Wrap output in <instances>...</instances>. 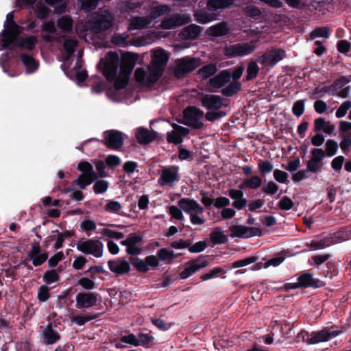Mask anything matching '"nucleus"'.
I'll use <instances>...</instances> for the list:
<instances>
[{
	"label": "nucleus",
	"instance_id": "1",
	"mask_svg": "<svg viewBox=\"0 0 351 351\" xmlns=\"http://www.w3.org/2000/svg\"><path fill=\"white\" fill-rule=\"evenodd\" d=\"M138 56L132 53L122 54L120 62V70L118 73L119 56L109 51L98 64L108 81L114 83V87L106 92L107 97L114 101H121L126 99L125 88L127 86L130 74L132 73Z\"/></svg>",
	"mask_w": 351,
	"mask_h": 351
},
{
	"label": "nucleus",
	"instance_id": "2",
	"mask_svg": "<svg viewBox=\"0 0 351 351\" xmlns=\"http://www.w3.org/2000/svg\"><path fill=\"white\" fill-rule=\"evenodd\" d=\"M178 206L189 215L192 224L202 225L204 223V208L195 200L189 198H182L178 202Z\"/></svg>",
	"mask_w": 351,
	"mask_h": 351
},
{
	"label": "nucleus",
	"instance_id": "3",
	"mask_svg": "<svg viewBox=\"0 0 351 351\" xmlns=\"http://www.w3.org/2000/svg\"><path fill=\"white\" fill-rule=\"evenodd\" d=\"M14 13L9 12L6 16L4 29L0 33V51L11 45L20 34V27L14 22Z\"/></svg>",
	"mask_w": 351,
	"mask_h": 351
},
{
	"label": "nucleus",
	"instance_id": "4",
	"mask_svg": "<svg viewBox=\"0 0 351 351\" xmlns=\"http://www.w3.org/2000/svg\"><path fill=\"white\" fill-rule=\"evenodd\" d=\"M77 169L82 171L78 178L73 182L80 189H84L97 178V174L94 171L93 166L88 162H81L77 165Z\"/></svg>",
	"mask_w": 351,
	"mask_h": 351
},
{
	"label": "nucleus",
	"instance_id": "5",
	"mask_svg": "<svg viewBox=\"0 0 351 351\" xmlns=\"http://www.w3.org/2000/svg\"><path fill=\"white\" fill-rule=\"evenodd\" d=\"M161 75L157 69L149 65L146 67L137 68L134 72V78L140 85L149 86L155 83Z\"/></svg>",
	"mask_w": 351,
	"mask_h": 351
},
{
	"label": "nucleus",
	"instance_id": "6",
	"mask_svg": "<svg viewBox=\"0 0 351 351\" xmlns=\"http://www.w3.org/2000/svg\"><path fill=\"white\" fill-rule=\"evenodd\" d=\"M258 43V40H254L250 43H238L227 45L225 54L230 58L246 56L255 51Z\"/></svg>",
	"mask_w": 351,
	"mask_h": 351
},
{
	"label": "nucleus",
	"instance_id": "7",
	"mask_svg": "<svg viewBox=\"0 0 351 351\" xmlns=\"http://www.w3.org/2000/svg\"><path fill=\"white\" fill-rule=\"evenodd\" d=\"M201 60L199 58L185 56L174 61L173 69L177 77L191 72L200 65Z\"/></svg>",
	"mask_w": 351,
	"mask_h": 351
},
{
	"label": "nucleus",
	"instance_id": "8",
	"mask_svg": "<svg viewBox=\"0 0 351 351\" xmlns=\"http://www.w3.org/2000/svg\"><path fill=\"white\" fill-rule=\"evenodd\" d=\"M76 247L81 252L97 258L101 257L103 255L104 245L97 239H82L77 242Z\"/></svg>",
	"mask_w": 351,
	"mask_h": 351
},
{
	"label": "nucleus",
	"instance_id": "9",
	"mask_svg": "<svg viewBox=\"0 0 351 351\" xmlns=\"http://www.w3.org/2000/svg\"><path fill=\"white\" fill-rule=\"evenodd\" d=\"M184 123L199 129L204 126L203 118L204 113L200 109L194 107H187L183 112Z\"/></svg>",
	"mask_w": 351,
	"mask_h": 351
},
{
	"label": "nucleus",
	"instance_id": "10",
	"mask_svg": "<svg viewBox=\"0 0 351 351\" xmlns=\"http://www.w3.org/2000/svg\"><path fill=\"white\" fill-rule=\"evenodd\" d=\"M152 61L150 66L157 69L162 74L169 58V53L162 48H156L151 50Z\"/></svg>",
	"mask_w": 351,
	"mask_h": 351
},
{
	"label": "nucleus",
	"instance_id": "11",
	"mask_svg": "<svg viewBox=\"0 0 351 351\" xmlns=\"http://www.w3.org/2000/svg\"><path fill=\"white\" fill-rule=\"evenodd\" d=\"M230 237L250 238L254 236H261L262 231L258 228H249L241 225H232L229 227Z\"/></svg>",
	"mask_w": 351,
	"mask_h": 351
},
{
	"label": "nucleus",
	"instance_id": "12",
	"mask_svg": "<svg viewBox=\"0 0 351 351\" xmlns=\"http://www.w3.org/2000/svg\"><path fill=\"white\" fill-rule=\"evenodd\" d=\"M208 265L207 261L204 257L189 261L184 263V269L180 276L182 279H186L193 275L197 270Z\"/></svg>",
	"mask_w": 351,
	"mask_h": 351
},
{
	"label": "nucleus",
	"instance_id": "13",
	"mask_svg": "<svg viewBox=\"0 0 351 351\" xmlns=\"http://www.w3.org/2000/svg\"><path fill=\"white\" fill-rule=\"evenodd\" d=\"M114 18L108 11L102 12L90 24V28L95 32L109 29L113 24Z\"/></svg>",
	"mask_w": 351,
	"mask_h": 351
},
{
	"label": "nucleus",
	"instance_id": "14",
	"mask_svg": "<svg viewBox=\"0 0 351 351\" xmlns=\"http://www.w3.org/2000/svg\"><path fill=\"white\" fill-rule=\"evenodd\" d=\"M191 21V18L189 14H176L164 19L161 23V27L165 29H170L189 23Z\"/></svg>",
	"mask_w": 351,
	"mask_h": 351
},
{
	"label": "nucleus",
	"instance_id": "15",
	"mask_svg": "<svg viewBox=\"0 0 351 351\" xmlns=\"http://www.w3.org/2000/svg\"><path fill=\"white\" fill-rule=\"evenodd\" d=\"M104 144L113 149H117L123 144L124 137L123 134L117 130H108L104 133Z\"/></svg>",
	"mask_w": 351,
	"mask_h": 351
},
{
	"label": "nucleus",
	"instance_id": "16",
	"mask_svg": "<svg viewBox=\"0 0 351 351\" xmlns=\"http://www.w3.org/2000/svg\"><path fill=\"white\" fill-rule=\"evenodd\" d=\"M296 282H289L285 285L287 289H294L299 287H317L318 281L313 278V275L308 273L303 274L297 279Z\"/></svg>",
	"mask_w": 351,
	"mask_h": 351
},
{
	"label": "nucleus",
	"instance_id": "17",
	"mask_svg": "<svg viewBox=\"0 0 351 351\" xmlns=\"http://www.w3.org/2000/svg\"><path fill=\"white\" fill-rule=\"evenodd\" d=\"M311 153V157L307 162V168L311 172H316L322 167V160L325 158L326 154L322 148H314Z\"/></svg>",
	"mask_w": 351,
	"mask_h": 351
},
{
	"label": "nucleus",
	"instance_id": "18",
	"mask_svg": "<svg viewBox=\"0 0 351 351\" xmlns=\"http://www.w3.org/2000/svg\"><path fill=\"white\" fill-rule=\"evenodd\" d=\"M285 51L282 49H273L260 56L257 60L264 66H274L285 57Z\"/></svg>",
	"mask_w": 351,
	"mask_h": 351
},
{
	"label": "nucleus",
	"instance_id": "19",
	"mask_svg": "<svg viewBox=\"0 0 351 351\" xmlns=\"http://www.w3.org/2000/svg\"><path fill=\"white\" fill-rule=\"evenodd\" d=\"M142 237L136 234H130L128 237L121 242L126 247V252L130 255H138L141 252V242Z\"/></svg>",
	"mask_w": 351,
	"mask_h": 351
},
{
	"label": "nucleus",
	"instance_id": "20",
	"mask_svg": "<svg viewBox=\"0 0 351 351\" xmlns=\"http://www.w3.org/2000/svg\"><path fill=\"white\" fill-rule=\"evenodd\" d=\"M178 168L176 166H171L162 169L158 183L161 186L170 185L178 181Z\"/></svg>",
	"mask_w": 351,
	"mask_h": 351
},
{
	"label": "nucleus",
	"instance_id": "21",
	"mask_svg": "<svg viewBox=\"0 0 351 351\" xmlns=\"http://www.w3.org/2000/svg\"><path fill=\"white\" fill-rule=\"evenodd\" d=\"M76 306L80 309L88 308L95 306L97 302V295L94 293H79L75 297Z\"/></svg>",
	"mask_w": 351,
	"mask_h": 351
},
{
	"label": "nucleus",
	"instance_id": "22",
	"mask_svg": "<svg viewBox=\"0 0 351 351\" xmlns=\"http://www.w3.org/2000/svg\"><path fill=\"white\" fill-rule=\"evenodd\" d=\"M171 127L173 130L167 132V141L174 144L181 143L183 138L189 133V129L176 123H171Z\"/></svg>",
	"mask_w": 351,
	"mask_h": 351
},
{
	"label": "nucleus",
	"instance_id": "23",
	"mask_svg": "<svg viewBox=\"0 0 351 351\" xmlns=\"http://www.w3.org/2000/svg\"><path fill=\"white\" fill-rule=\"evenodd\" d=\"M202 106L208 110H219L223 106V99L216 95H204L200 98Z\"/></svg>",
	"mask_w": 351,
	"mask_h": 351
},
{
	"label": "nucleus",
	"instance_id": "24",
	"mask_svg": "<svg viewBox=\"0 0 351 351\" xmlns=\"http://www.w3.org/2000/svg\"><path fill=\"white\" fill-rule=\"evenodd\" d=\"M337 335L335 332H330L324 329L310 335V337L306 341L308 345L317 344L322 342H326Z\"/></svg>",
	"mask_w": 351,
	"mask_h": 351
},
{
	"label": "nucleus",
	"instance_id": "25",
	"mask_svg": "<svg viewBox=\"0 0 351 351\" xmlns=\"http://www.w3.org/2000/svg\"><path fill=\"white\" fill-rule=\"evenodd\" d=\"M29 257L33 265L36 267L41 265L45 263L47 261L48 256L45 252H43L41 251L38 243H34L32 246V249L29 253Z\"/></svg>",
	"mask_w": 351,
	"mask_h": 351
},
{
	"label": "nucleus",
	"instance_id": "26",
	"mask_svg": "<svg viewBox=\"0 0 351 351\" xmlns=\"http://www.w3.org/2000/svg\"><path fill=\"white\" fill-rule=\"evenodd\" d=\"M315 132H323L326 135H335V126L330 121H326L325 119L319 117L314 121Z\"/></svg>",
	"mask_w": 351,
	"mask_h": 351
},
{
	"label": "nucleus",
	"instance_id": "27",
	"mask_svg": "<svg viewBox=\"0 0 351 351\" xmlns=\"http://www.w3.org/2000/svg\"><path fill=\"white\" fill-rule=\"evenodd\" d=\"M230 79L231 73L227 70H223L209 80V85L214 88H220L229 82Z\"/></svg>",
	"mask_w": 351,
	"mask_h": 351
},
{
	"label": "nucleus",
	"instance_id": "28",
	"mask_svg": "<svg viewBox=\"0 0 351 351\" xmlns=\"http://www.w3.org/2000/svg\"><path fill=\"white\" fill-rule=\"evenodd\" d=\"M108 267L111 271L117 274H124L129 272L130 269V265L128 261L123 259H115L109 261Z\"/></svg>",
	"mask_w": 351,
	"mask_h": 351
},
{
	"label": "nucleus",
	"instance_id": "29",
	"mask_svg": "<svg viewBox=\"0 0 351 351\" xmlns=\"http://www.w3.org/2000/svg\"><path fill=\"white\" fill-rule=\"evenodd\" d=\"M230 29V27L228 23L223 21L209 27L206 29V34L210 36L219 37L228 34Z\"/></svg>",
	"mask_w": 351,
	"mask_h": 351
},
{
	"label": "nucleus",
	"instance_id": "30",
	"mask_svg": "<svg viewBox=\"0 0 351 351\" xmlns=\"http://www.w3.org/2000/svg\"><path fill=\"white\" fill-rule=\"evenodd\" d=\"M42 338L44 343L49 345L53 344L59 340L58 332L53 329L51 325H47L46 327H42Z\"/></svg>",
	"mask_w": 351,
	"mask_h": 351
},
{
	"label": "nucleus",
	"instance_id": "31",
	"mask_svg": "<svg viewBox=\"0 0 351 351\" xmlns=\"http://www.w3.org/2000/svg\"><path fill=\"white\" fill-rule=\"evenodd\" d=\"M236 5L235 0H208L207 8L210 11L224 10Z\"/></svg>",
	"mask_w": 351,
	"mask_h": 351
},
{
	"label": "nucleus",
	"instance_id": "32",
	"mask_svg": "<svg viewBox=\"0 0 351 351\" xmlns=\"http://www.w3.org/2000/svg\"><path fill=\"white\" fill-rule=\"evenodd\" d=\"M201 32V27L192 24L184 28L179 34V37L182 40H193L200 34Z\"/></svg>",
	"mask_w": 351,
	"mask_h": 351
},
{
	"label": "nucleus",
	"instance_id": "33",
	"mask_svg": "<svg viewBox=\"0 0 351 351\" xmlns=\"http://www.w3.org/2000/svg\"><path fill=\"white\" fill-rule=\"evenodd\" d=\"M210 239L213 245L223 244L228 242V237L223 228L217 227L210 234Z\"/></svg>",
	"mask_w": 351,
	"mask_h": 351
},
{
	"label": "nucleus",
	"instance_id": "34",
	"mask_svg": "<svg viewBox=\"0 0 351 351\" xmlns=\"http://www.w3.org/2000/svg\"><path fill=\"white\" fill-rule=\"evenodd\" d=\"M230 197L234 199L232 206L238 209H242L247 204V200L243 197V193L241 190L230 189L229 191Z\"/></svg>",
	"mask_w": 351,
	"mask_h": 351
},
{
	"label": "nucleus",
	"instance_id": "35",
	"mask_svg": "<svg viewBox=\"0 0 351 351\" xmlns=\"http://www.w3.org/2000/svg\"><path fill=\"white\" fill-rule=\"evenodd\" d=\"M14 46L24 48L28 50H32L34 48L37 43V38L35 36H29L19 39L15 38V40L11 43Z\"/></svg>",
	"mask_w": 351,
	"mask_h": 351
},
{
	"label": "nucleus",
	"instance_id": "36",
	"mask_svg": "<svg viewBox=\"0 0 351 351\" xmlns=\"http://www.w3.org/2000/svg\"><path fill=\"white\" fill-rule=\"evenodd\" d=\"M58 35L57 29L54 23H45L42 29V36L47 41H51L56 38Z\"/></svg>",
	"mask_w": 351,
	"mask_h": 351
},
{
	"label": "nucleus",
	"instance_id": "37",
	"mask_svg": "<svg viewBox=\"0 0 351 351\" xmlns=\"http://www.w3.org/2000/svg\"><path fill=\"white\" fill-rule=\"evenodd\" d=\"M78 55V57L75 60V65L72 68V71L73 70V74L75 75L77 81L82 82L86 80L87 74L86 71L82 68V61L81 60L82 52L79 51Z\"/></svg>",
	"mask_w": 351,
	"mask_h": 351
},
{
	"label": "nucleus",
	"instance_id": "38",
	"mask_svg": "<svg viewBox=\"0 0 351 351\" xmlns=\"http://www.w3.org/2000/svg\"><path fill=\"white\" fill-rule=\"evenodd\" d=\"M77 42L74 38H68L66 39L64 42V51L62 53L61 57V60L64 62H66L69 60L73 51H75V47H77Z\"/></svg>",
	"mask_w": 351,
	"mask_h": 351
},
{
	"label": "nucleus",
	"instance_id": "39",
	"mask_svg": "<svg viewBox=\"0 0 351 351\" xmlns=\"http://www.w3.org/2000/svg\"><path fill=\"white\" fill-rule=\"evenodd\" d=\"M152 25V21L149 17H135L131 21L129 29H142Z\"/></svg>",
	"mask_w": 351,
	"mask_h": 351
},
{
	"label": "nucleus",
	"instance_id": "40",
	"mask_svg": "<svg viewBox=\"0 0 351 351\" xmlns=\"http://www.w3.org/2000/svg\"><path fill=\"white\" fill-rule=\"evenodd\" d=\"M262 184V179L258 176H253L249 178L243 180L242 183L239 185L241 189H257Z\"/></svg>",
	"mask_w": 351,
	"mask_h": 351
},
{
	"label": "nucleus",
	"instance_id": "41",
	"mask_svg": "<svg viewBox=\"0 0 351 351\" xmlns=\"http://www.w3.org/2000/svg\"><path fill=\"white\" fill-rule=\"evenodd\" d=\"M21 60L25 65L27 73H34L38 69V62L32 57L22 54L21 56Z\"/></svg>",
	"mask_w": 351,
	"mask_h": 351
},
{
	"label": "nucleus",
	"instance_id": "42",
	"mask_svg": "<svg viewBox=\"0 0 351 351\" xmlns=\"http://www.w3.org/2000/svg\"><path fill=\"white\" fill-rule=\"evenodd\" d=\"M136 138L140 143L147 144L154 140V135L148 130L144 128H138L136 131Z\"/></svg>",
	"mask_w": 351,
	"mask_h": 351
},
{
	"label": "nucleus",
	"instance_id": "43",
	"mask_svg": "<svg viewBox=\"0 0 351 351\" xmlns=\"http://www.w3.org/2000/svg\"><path fill=\"white\" fill-rule=\"evenodd\" d=\"M170 11V8L166 5H160L158 6L152 7L149 11V19L152 20L156 19L157 18L168 13Z\"/></svg>",
	"mask_w": 351,
	"mask_h": 351
},
{
	"label": "nucleus",
	"instance_id": "44",
	"mask_svg": "<svg viewBox=\"0 0 351 351\" xmlns=\"http://www.w3.org/2000/svg\"><path fill=\"white\" fill-rule=\"evenodd\" d=\"M195 21L199 23L206 24L217 19L215 14H209L206 12H196L194 14Z\"/></svg>",
	"mask_w": 351,
	"mask_h": 351
},
{
	"label": "nucleus",
	"instance_id": "45",
	"mask_svg": "<svg viewBox=\"0 0 351 351\" xmlns=\"http://www.w3.org/2000/svg\"><path fill=\"white\" fill-rule=\"evenodd\" d=\"M157 256L159 260L167 263H171L173 260L176 258L173 250H168L167 248L160 249L157 252Z\"/></svg>",
	"mask_w": 351,
	"mask_h": 351
},
{
	"label": "nucleus",
	"instance_id": "46",
	"mask_svg": "<svg viewBox=\"0 0 351 351\" xmlns=\"http://www.w3.org/2000/svg\"><path fill=\"white\" fill-rule=\"evenodd\" d=\"M154 343V338L153 336L146 334L141 333L137 337V346H141L143 347L149 348Z\"/></svg>",
	"mask_w": 351,
	"mask_h": 351
},
{
	"label": "nucleus",
	"instance_id": "47",
	"mask_svg": "<svg viewBox=\"0 0 351 351\" xmlns=\"http://www.w3.org/2000/svg\"><path fill=\"white\" fill-rule=\"evenodd\" d=\"M217 71L215 64H209L202 67L198 71V73L200 77L206 79L213 75Z\"/></svg>",
	"mask_w": 351,
	"mask_h": 351
},
{
	"label": "nucleus",
	"instance_id": "48",
	"mask_svg": "<svg viewBox=\"0 0 351 351\" xmlns=\"http://www.w3.org/2000/svg\"><path fill=\"white\" fill-rule=\"evenodd\" d=\"M58 26L62 32H69L72 29L73 21L70 16H62L58 21Z\"/></svg>",
	"mask_w": 351,
	"mask_h": 351
},
{
	"label": "nucleus",
	"instance_id": "49",
	"mask_svg": "<svg viewBox=\"0 0 351 351\" xmlns=\"http://www.w3.org/2000/svg\"><path fill=\"white\" fill-rule=\"evenodd\" d=\"M104 208L105 210L109 213L119 214L122 208V205L118 201L108 200Z\"/></svg>",
	"mask_w": 351,
	"mask_h": 351
},
{
	"label": "nucleus",
	"instance_id": "50",
	"mask_svg": "<svg viewBox=\"0 0 351 351\" xmlns=\"http://www.w3.org/2000/svg\"><path fill=\"white\" fill-rule=\"evenodd\" d=\"M241 85L237 80L232 82L228 86L222 90L223 95L226 96H232L237 93L241 89Z\"/></svg>",
	"mask_w": 351,
	"mask_h": 351
},
{
	"label": "nucleus",
	"instance_id": "51",
	"mask_svg": "<svg viewBox=\"0 0 351 351\" xmlns=\"http://www.w3.org/2000/svg\"><path fill=\"white\" fill-rule=\"evenodd\" d=\"M341 142L340 148L345 153L348 154L351 149V134H341Z\"/></svg>",
	"mask_w": 351,
	"mask_h": 351
},
{
	"label": "nucleus",
	"instance_id": "52",
	"mask_svg": "<svg viewBox=\"0 0 351 351\" xmlns=\"http://www.w3.org/2000/svg\"><path fill=\"white\" fill-rule=\"evenodd\" d=\"M338 147V143L332 139L327 140L325 144L326 156L329 157L333 156L337 153Z\"/></svg>",
	"mask_w": 351,
	"mask_h": 351
},
{
	"label": "nucleus",
	"instance_id": "53",
	"mask_svg": "<svg viewBox=\"0 0 351 351\" xmlns=\"http://www.w3.org/2000/svg\"><path fill=\"white\" fill-rule=\"evenodd\" d=\"M59 280L58 274L53 270L47 271L43 275V280L46 285H51Z\"/></svg>",
	"mask_w": 351,
	"mask_h": 351
},
{
	"label": "nucleus",
	"instance_id": "54",
	"mask_svg": "<svg viewBox=\"0 0 351 351\" xmlns=\"http://www.w3.org/2000/svg\"><path fill=\"white\" fill-rule=\"evenodd\" d=\"M131 263L134 267L140 272H147L149 270L146 259H131Z\"/></svg>",
	"mask_w": 351,
	"mask_h": 351
},
{
	"label": "nucleus",
	"instance_id": "55",
	"mask_svg": "<svg viewBox=\"0 0 351 351\" xmlns=\"http://www.w3.org/2000/svg\"><path fill=\"white\" fill-rule=\"evenodd\" d=\"M128 38L127 34H123L113 36L111 40L112 43L118 46L125 47L128 45Z\"/></svg>",
	"mask_w": 351,
	"mask_h": 351
},
{
	"label": "nucleus",
	"instance_id": "56",
	"mask_svg": "<svg viewBox=\"0 0 351 351\" xmlns=\"http://www.w3.org/2000/svg\"><path fill=\"white\" fill-rule=\"evenodd\" d=\"M351 108V101L346 100L343 101L339 108L337 110L335 116L337 118H342L346 116L348 110Z\"/></svg>",
	"mask_w": 351,
	"mask_h": 351
},
{
	"label": "nucleus",
	"instance_id": "57",
	"mask_svg": "<svg viewBox=\"0 0 351 351\" xmlns=\"http://www.w3.org/2000/svg\"><path fill=\"white\" fill-rule=\"evenodd\" d=\"M273 169L272 163L267 160H261L258 164V169L262 174L269 173L272 171Z\"/></svg>",
	"mask_w": 351,
	"mask_h": 351
},
{
	"label": "nucleus",
	"instance_id": "58",
	"mask_svg": "<svg viewBox=\"0 0 351 351\" xmlns=\"http://www.w3.org/2000/svg\"><path fill=\"white\" fill-rule=\"evenodd\" d=\"M259 71V67L256 62H250L247 69L246 80H250L254 78Z\"/></svg>",
	"mask_w": 351,
	"mask_h": 351
},
{
	"label": "nucleus",
	"instance_id": "59",
	"mask_svg": "<svg viewBox=\"0 0 351 351\" xmlns=\"http://www.w3.org/2000/svg\"><path fill=\"white\" fill-rule=\"evenodd\" d=\"M108 188V182L104 180H99L94 184L93 190L96 194H101L106 192Z\"/></svg>",
	"mask_w": 351,
	"mask_h": 351
},
{
	"label": "nucleus",
	"instance_id": "60",
	"mask_svg": "<svg viewBox=\"0 0 351 351\" xmlns=\"http://www.w3.org/2000/svg\"><path fill=\"white\" fill-rule=\"evenodd\" d=\"M329 31L328 29L326 27H319L315 29L314 31H313L311 33V39L313 40L318 37H322V38H328L329 37Z\"/></svg>",
	"mask_w": 351,
	"mask_h": 351
},
{
	"label": "nucleus",
	"instance_id": "61",
	"mask_svg": "<svg viewBox=\"0 0 351 351\" xmlns=\"http://www.w3.org/2000/svg\"><path fill=\"white\" fill-rule=\"evenodd\" d=\"M37 297L40 302H45L49 298V289L45 285L39 287L37 293Z\"/></svg>",
	"mask_w": 351,
	"mask_h": 351
},
{
	"label": "nucleus",
	"instance_id": "62",
	"mask_svg": "<svg viewBox=\"0 0 351 351\" xmlns=\"http://www.w3.org/2000/svg\"><path fill=\"white\" fill-rule=\"evenodd\" d=\"M81 3V8L86 12H89L95 9L99 2V0H78Z\"/></svg>",
	"mask_w": 351,
	"mask_h": 351
},
{
	"label": "nucleus",
	"instance_id": "63",
	"mask_svg": "<svg viewBox=\"0 0 351 351\" xmlns=\"http://www.w3.org/2000/svg\"><path fill=\"white\" fill-rule=\"evenodd\" d=\"M182 210L180 207L178 208L176 206H171L169 208V213L171 215L172 218L178 221H182L184 219Z\"/></svg>",
	"mask_w": 351,
	"mask_h": 351
},
{
	"label": "nucleus",
	"instance_id": "64",
	"mask_svg": "<svg viewBox=\"0 0 351 351\" xmlns=\"http://www.w3.org/2000/svg\"><path fill=\"white\" fill-rule=\"evenodd\" d=\"M293 113L298 117H300L304 111V100H298L293 104Z\"/></svg>",
	"mask_w": 351,
	"mask_h": 351
}]
</instances>
